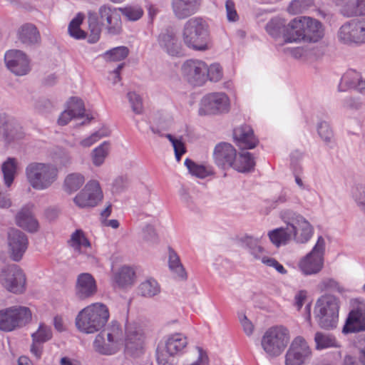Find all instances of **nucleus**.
<instances>
[{"mask_svg": "<svg viewBox=\"0 0 365 365\" xmlns=\"http://www.w3.org/2000/svg\"><path fill=\"white\" fill-rule=\"evenodd\" d=\"M88 23L92 42L98 40L101 26L106 25L109 34L115 35L121 31V19L119 8L104 4L99 7L98 12L89 11Z\"/></svg>", "mask_w": 365, "mask_h": 365, "instance_id": "f257e3e1", "label": "nucleus"}, {"mask_svg": "<svg viewBox=\"0 0 365 365\" xmlns=\"http://www.w3.org/2000/svg\"><path fill=\"white\" fill-rule=\"evenodd\" d=\"M181 36L184 44L194 51H204L211 47L209 25L202 17H192L187 20L183 26Z\"/></svg>", "mask_w": 365, "mask_h": 365, "instance_id": "f03ea898", "label": "nucleus"}, {"mask_svg": "<svg viewBox=\"0 0 365 365\" xmlns=\"http://www.w3.org/2000/svg\"><path fill=\"white\" fill-rule=\"evenodd\" d=\"M109 310L102 303L91 304L81 310L76 317L77 329L84 334H93L101 330L108 322Z\"/></svg>", "mask_w": 365, "mask_h": 365, "instance_id": "7ed1b4c3", "label": "nucleus"}, {"mask_svg": "<svg viewBox=\"0 0 365 365\" xmlns=\"http://www.w3.org/2000/svg\"><path fill=\"white\" fill-rule=\"evenodd\" d=\"M25 173L29 185L36 190L49 188L58 178L57 167L48 163H31L26 166Z\"/></svg>", "mask_w": 365, "mask_h": 365, "instance_id": "20e7f679", "label": "nucleus"}, {"mask_svg": "<svg viewBox=\"0 0 365 365\" xmlns=\"http://www.w3.org/2000/svg\"><path fill=\"white\" fill-rule=\"evenodd\" d=\"M339 299L332 294L320 297L314 307V317L320 327L326 329L336 327L339 321Z\"/></svg>", "mask_w": 365, "mask_h": 365, "instance_id": "39448f33", "label": "nucleus"}, {"mask_svg": "<svg viewBox=\"0 0 365 365\" xmlns=\"http://www.w3.org/2000/svg\"><path fill=\"white\" fill-rule=\"evenodd\" d=\"M279 217L289 227L292 240L296 243L305 244L312 237L314 227L303 215L285 209L280 212Z\"/></svg>", "mask_w": 365, "mask_h": 365, "instance_id": "423d86ee", "label": "nucleus"}, {"mask_svg": "<svg viewBox=\"0 0 365 365\" xmlns=\"http://www.w3.org/2000/svg\"><path fill=\"white\" fill-rule=\"evenodd\" d=\"M123 344V331L120 324L113 322L95 338L93 346L96 351L103 355L116 353Z\"/></svg>", "mask_w": 365, "mask_h": 365, "instance_id": "0eeeda50", "label": "nucleus"}, {"mask_svg": "<svg viewBox=\"0 0 365 365\" xmlns=\"http://www.w3.org/2000/svg\"><path fill=\"white\" fill-rule=\"evenodd\" d=\"M290 341L289 329L284 326H274L264 333L261 346L266 354L272 358L281 355Z\"/></svg>", "mask_w": 365, "mask_h": 365, "instance_id": "6e6552de", "label": "nucleus"}, {"mask_svg": "<svg viewBox=\"0 0 365 365\" xmlns=\"http://www.w3.org/2000/svg\"><path fill=\"white\" fill-rule=\"evenodd\" d=\"M336 38L344 45L360 46L365 44V19L349 20L339 29Z\"/></svg>", "mask_w": 365, "mask_h": 365, "instance_id": "1a4fd4ad", "label": "nucleus"}, {"mask_svg": "<svg viewBox=\"0 0 365 365\" xmlns=\"http://www.w3.org/2000/svg\"><path fill=\"white\" fill-rule=\"evenodd\" d=\"M31 319L29 308L14 305L0 309V329L11 331L28 324Z\"/></svg>", "mask_w": 365, "mask_h": 365, "instance_id": "9d476101", "label": "nucleus"}, {"mask_svg": "<svg viewBox=\"0 0 365 365\" xmlns=\"http://www.w3.org/2000/svg\"><path fill=\"white\" fill-rule=\"evenodd\" d=\"M325 240L319 236L312 250L299 262V270L304 275H312L319 273L324 266V255L325 252Z\"/></svg>", "mask_w": 365, "mask_h": 365, "instance_id": "9b49d317", "label": "nucleus"}, {"mask_svg": "<svg viewBox=\"0 0 365 365\" xmlns=\"http://www.w3.org/2000/svg\"><path fill=\"white\" fill-rule=\"evenodd\" d=\"M0 282L7 291L14 294H22L26 290V277L19 266L12 264L2 269Z\"/></svg>", "mask_w": 365, "mask_h": 365, "instance_id": "f8f14e48", "label": "nucleus"}, {"mask_svg": "<svg viewBox=\"0 0 365 365\" xmlns=\"http://www.w3.org/2000/svg\"><path fill=\"white\" fill-rule=\"evenodd\" d=\"M312 356V350L306 339L296 336L286 354V365H305Z\"/></svg>", "mask_w": 365, "mask_h": 365, "instance_id": "ddd939ff", "label": "nucleus"}, {"mask_svg": "<svg viewBox=\"0 0 365 365\" xmlns=\"http://www.w3.org/2000/svg\"><path fill=\"white\" fill-rule=\"evenodd\" d=\"M183 77L192 85L201 86L206 83L207 64L199 59L185 61L181 67Z\"/></svg>", "mask_w": 365, "mask_h": 365, "instance_id": "4468645a", "label": "nucleus"}, {"mask_svg": "<svg viewBox=\"0 0 365 365\" xmlns=\"http://www.w3.org/2000/svg\"><path fill=\"white\" fill-rule=\"evenodd\" d=\"M230 99L225 93H212L205 96L200 102V115L215 114L229 110Z\"/></svg>", "mask_w": 365, "mask_h": 365, "instance_id": "2eb2a0df", "label": "nucleus"}, {"mask_svg": "<svg viewBox=\"0 0 365 365\" xmlns=\"http://www.w3.org/2000/svg\"><path fill=\"white\" fill-rule=\"evenodd\" d=\"M103 199V192L96 180L88 181L84 188L74 197L75 204L81 207H94Z\"/></svg>", "mask_w": 365, "mask_h": 365, "instance_id": "dca6fc26", "label": "nucleus"}, {"mask_svg": "<svg viewBox=\"0 0 365 365\" xmlns=\"http://www.w3.org/2000/svg\"><path fill=\"white\" fill-rule=\"evenodd\" d=\"M7 68L16 76L26 75L31 70L30 59L22 51L11 49L4 55Z\"/></svg>", "mask_w": 365, "mask_h": 365, "instance_id": "f3484780", "label": "nucleus"}, {"mask_svg": "<svg viewBox=\"0 0 365 365\" xmlns=\"http://www.w3.org/2000/svg\"><path fill=\"white\" fill-rule=\"evenodd\" d=\"M7 243L11 259L19 262L28 248L26 235L17 229H10L8 232Z\"/></svg>", "mask_w": 365, "mask_h": 365, "instance_id": "a211bd4d", "label": "nucleus"}, {"mask_svg": "<svg viewBox=\"0 0 365 365\" xmlns=\"http://www.w3.org/2000/svg\"><path fill=\"white\" fill-rule=\"evenodd\" d=\"M356 306L351 310L343 327V333L365 331V301L357 299Z\"/></svg>", "mask_w": 365, "mask_h": 365, "instance_id": "6ab92c4d", "label": "nucleus"}, {"mask_svg": "<svg viewBox=\"0 0 365 365\" xmlns=\"http://www.w3.org/2000/svg\"><path fill=\"white\" fill-rule=\"evenodd\" d=\"M143 341L144 334L140 324L136 322H128L124 341L125 349L133 354L135 351L142 349Z\"/></svg>", "mask_w": 365, "mask_h": 365, "instance_id": "aec40b11", "label": "nucleus"}, {"mask_svg": "<svg viewBox=\"0 0 365 365\" xmlns=\"http://www.w3.org/2000/svg\"><path fill=\"white\" fill-rule=\"evenodd\" d=\"M202 3V0H170L173 14L180 20L197 14L200 10Z\"/></svg>", "mask_w": 365, "mask_h": 365, "instance_id": "412c9836", "label": "nucleus"}, {"mask_svg": "<svg viewBox=\"0 0 365 365\" xmlns=\"http://www.w3.org/2000/svg\"><path fill=\"white\" fill-rule=\"evenodd\" d=\"M68 244L76 254L85 255L89 259L94 258V252L91 244L82 230H76L71 235Z\"/></svg>", "mask_w": 365, "mask_h": 365, "instance_id": "4be33fe9", "label": "nucleus"}, {"mask_svg": "<svg viewBox=\"0 0 365 365\" xmlns=\"http://www.w3.org/2000/svg\"><path fill=\"white\" fill-rule=\"evenodd\" d=\"M236 155L235 148L227 143H220L217 144L213 152V158L215 164L222 169L233 167Z\"/></svg>", "mask_w": 365, "mask_h": 365, "instance_id": "5701e85b", "label": "nucleus"}, {"mask_svg": "<svg viewBox=\"0 0 365 365\" xmlns=\"http://www.w3.org/2000/svg\"><path fill=\"white\" fill-rule=\"evenodd\" d=\"M158 41L160 47L169 56H182V47L176 34L172 30H166L159 34Z\"/></svg>", "mask_w": 365, "mask_h": 365, "instance_id": "b1692460", "label": "nucleus"}, {"mask_svg": "<svg viewBox=\"0 0 365 365\" xmlns=\"http://www.w3.org/2000/svg\"><path fill=\"white\" fill-rule=\"evenodd\" d=\"M304 19L305 16L296 17L286 24L283 31V39L286 43H297L305 39Z\"/></svg>", "mask_w": 365, "mask_h": 365, "instance_id": "393cba45", "label": "nucleus"}, {"mask_svg": "<svg viewBox=\"0 0 365 365\" xmlns=\"http://www.w3.org/2000/svg\"><path fill=\"white\" fill-rule=\"evenodd\" d=\"M97 291L96 282L89 273L80 274L76 280V295L80 299H86L94 295Z\"/></svg>", "mask_w": 365, "mask_h": 365, "instance_id": "a878e982", "label": "nucleus"}, {"mask_svg": "<svg viewBox=\"0 0 365 365\" xmlns=\"http://www.w3.org/2000/svg\"><path fill=\"white\" fill-rule=\"evenodd\" d=\"M234 140L241 149H252L258 144L252 128L248 125L236 128L233 131Z\"/></svg>", "mask_w": 365, "mask_h": 365, "instance_id": "bb28decb", "label": "nucleus"}, {"mask_svg": "<svg viewBox=\"0 0 365 365\" xmlns=\"http://www.w3.org/2000/svg\"><path fill=\"white\" fill-rule=\"evenodd\" d=\"M84 112L85 108L82 100L77 97H72L67 103L66 109L61 113L58 123L60 125H66L73 118L82 117Z\"/></svg>", "mask_w": 365, "mask_h": 365, "instance_id": "cd10ccee", "label": "nucleus"}, {"mask_svg": "<svg viewBox=\"0 0 365 365\" xmlns=\"http://www.w3.org/2000/svg\"><path fill=\"white\" fill-rule=\"evenodd\" d=\"M187 344V336L180 332L168 334L164 339V349L170 356L181 354Z\"/></svg>", "mask_w": 365, "mask_h": 365, "instance_id": "c85d7f7f", "label": "nucleus"}, {"mask_svg": "<svg viewBox=\"0 0 365 365\" xmlns=\"http://www.w3.org/2000/svg\"><path fill=\"white\" fill-rule=\"evenodd\" d=\"M32 207V205L23 207L16 215V223L29 232H36L38 230L39 225L33 215Z\"/></svg>", "mask_w": 365, "mask_h": 365, "instance_id": "c756f323", "label": "nucleus"}, {"mask_svg": "<svg viewBox=\"0 0 365 365\" xmlns=\"http://www.w3.org/2000/svg\"><path fill=\"white\" fill-rule=\"evenodd\" d=\"M0 118L4 120L0 125V135L6 143H10L21 139L24 133L19 124L14 121L6 120V115H1Z\"/></svg>", "mask_w": 365, "mask_h": 365, "instance_id": "7c9ffc66", "label": "nucleus"}, {"mask_svg": "<svg viewBox=\"0 0 365 365\" xmlns=\"http://www.w3.org/2000/svg\"><path fill=\"white\" fill-rule=\"evenodd\" d=\"M31 337L33 343L31 351L37 359H39L42 354L41 344L50 340L52 337L51 329L44 324H41L37 331L32 334Z\"/></svg>", "mask_w": 365, "mask_h": 365, "instance_id": "2f4dec72", "label": "nucleus"}, {"mask_svg": "<svg viewBox=\"0 0 365 365\" xmlns=\"http://www.w3.org/2000/svg\"><path fill=\"white\" fill-rule=\"evenodd\" d=\"M304 28L305 39L317 42L324 36V29L320 21L309 16H305Z\"/></svg>", "mask_w": 365, "mask_h": 365, "instance_id": "473e14b6", "label": "nucleus"}, {"mask_svg": "<svg viewBox=\"0 0 365 365\" xmlns=\"http://www.w3.org/2000/svg\"><path fill=\"white\" fill-rule=\"evenodd\" d=\"M19 39L24 44L32 45L40 41V34L32 24H24L18 30Z\"/></svg>", "mask_w": 365, "mask_h": 365, "instance_id": "72a5a7b5", "label": "nucleus"}, {"mask_svg": "<svg viewBox=\"0 0 365 365\" xmlns=\"http://www.w3.org/2000/svg\"><path fill=\"white\" fill-rule=\"evenodd\" d=\"M255 166V159L253 155L247 151H242L236 155L232 168L239 173H248Z\"/></svg>", "mask_w": 365, "mask_h": 365, "instance_id": "f704fd0d", "label": "nucleus"}, {"mask_svg": "<svg viewBox=\"0 0 365 365\" xmlns=\"http://www.w3.org/2000/svg\"><path fill=\"white\" fill-rule=\"evenodd\" d=\"M267 235L270 242L277 247L286 245L292 240V233L289 227H281L268 232Z\"/></svg>", "mask_w": 365, "mask_h": 365, "instance_id": "c9c22d12", "label": "nucleus"}, {"mask_svg": "<svg viewBox=\"0 0 365 365\" xmlns=\"http://www.w3.org/2000/svg\"><path fill=\"white\" fill-rule=\"evenodd\" d=\"M184 165L192 175L200 179H204L214 174L213 168L212 166L198 164L190 158L185 159Z\"/></svg>", "mask_w": 365, "mask_h": 365, "instance_id": "e433bc0d", "label": "nucleus"}, {"mask_svg": "<svg viewBox=\"0 0 365 365\" xmlns=\"http://www.w3.org/2000/svg\"><path fill=\"white\" fill-rule=\"evenodd\" d=\"M244 247L249 250L255 259H259L264 253V249L260 245L261 237L246 235L240 239Z\"/></svg>", "mask_w": 365, "mask_h": 365, "instance_id": "4c0bfd02", "label": "nucleus"}, {"mask_svg": "<svg viewBox=\"0 0 365 365\" xmlns=\"http://www.w3.org/2000/svg\"><path fill=\"white\" fill-rule=\"evenodd\" d=\"M85 180L84 175L80 173H69L65 177L63 190L69 194L75 192L83 186Z\"/></svg>", "mask_w": 365, "mask_h": 365, "instance_id": "58836bf2", "label": "nucleus"}, {"mask_svg": "<svg viewBox=\"0 0 365 365\" xmlns=\"http://www.w3.org/2000/svg\"><path fill=\"white\" fill-rule=\"evenodd\" d=\"M168 265L175 276L181 279L187 278V273L176 252L171 247L168 249Z\"/></svg>", "mask_w": 365, "mask_h": 365, "instance_id": "ea45409f", "label": "nucleus"}, {"mask_svg": "<svg viewBox=\"0 0 365 365\" xmlns=\"http://www.w3.org/2000/svg\"><path fill=\"white\" fill-rule=\"evenodd\" d=\"M341 12L346 17L365 16V0H351L346 2Z\"/></svg>", "mask_w": 365, "mask_h": 365, "instance_id": "a19ab883", "label": "nucleus"}, {"mask_svg": "<svg viewBox=\"0 0 365 365\" xmlns=\"http://www.w3.org/2000/svg\"><path fill=\"white\" fill-rule=\"evenodd\" d=\"M361 76V73L356 70H347L341 78V81L339 84V91H346L349 89H354L357 81L360 80Z\"/></svg>", "mask_w": 365, "mask_h": 365, "instance_id": "79ce46f5", "label": "nucleus"}, {"mask_svg": "<svg viewBox=\"0 0 365 365\" xmlns=\"http://www.w3.org/2000/svg\"><path fill=\"white\" fill-rule=\"evenodd\" d=\"M314 342L315 349L319 351L339 346L338 342L334 336L319 331L315 334Z\"/></svg>", "mask_w": 365, "mask_h": 365, "instance_id": "37998d69", "label": "nucleus"}, {"mask_svg": "<svg viewBox=\"0 0 365 365\" xmlns=\"http://www.w3.org/2000/svg\"><path fill=\"white\" fill-rule=\"evenodd\" d=\"M110 148V143L104 141L92 150V163L95 166L99 167L104 163L106 158L109 154Z\"/></svg>", "mask_w": 365, "mask_h": 365, "instance_id": "c03bdc74", "label": "nucleus"}, {"mask_svg": "<svg viewBox=\"0 0 365 365\" xmlns=\"http://www.w3.org/2000/svg\"><path fill=\"white\" fill-rule=\"evenodd\" d=\"M138 292L143 297H153L160 293V287L155 279L148 278L140 284Z\"/></svg>", "mask_w": 365, "mask_h": 365, "instance_id": "a18cd8bd", "label": "nucleus"}, {"mask_svg": "<svg viewBox=\"0 0 365 365\" xmlns=\"http://www.w3.org/2000/svg\"><path fill=\"white\" fill-rule=\"evenodd\" d=\"M17 162L15 158H9L2 164L1 170L4 174L5 185L9 187L14 179L16 173Z\"/></svg>", "mask_w": 365, "mask_h": 365, "instance_id": "49530a36", "label": "nucleus"}, {"mask_svg": "<svg viewBox=\"0 0 365 365\" xmlns=\"http://www.w3.org/2000/svg\"><path fill=\"white\" fill-rule=\"evenodd\" d=\"M135 274L133 268L123 267L115 277V282L120 287L131 285L135 281Z\"/></svg>", "mask_w": 365, "mask_h": 365, "instance_id": "de8ad7c7", "label": "nucleus"}, {"mask_svg": "<svg viewBox=\"0 0 365 365\" xmlns=\"http://www.w3.org/2000/svg\"><path fill=\"white\" fill-rule=\"evenodd\" d=\"M286 24L283 19L274 18L271 19L266 25L267 32L272 37L277 38L281 36L283 37L284 28Z\"/></svg>", "mask_w": 365, "mask_h": 365, "instance_id": "09e8293b", "label": "nucleus"}, {"mask_svg": "<svg viewBox=\"0 0 365 365\" xmlns=\"http://www.w3.org/2000/svg\"><path fill=\"white\" fill-rule=\"evenodd\" d=\"M128 55V49L125 46H118L106 51L103 58L108 61H120Z\"/></svg>", "mask_w": 365, "mask_h": 365, "instance_id": "8fccbe9b", "label": "nucleus"}, {"mask_svg": "<svg viewBox=\"0 0 365 365\" xmlns=\"http://www.w3.org/2000/svg\"><path fill=\"white\" fill-rule=\"evenodd\" d=\"M83 18L80 16H78L75 19H73L68 25V33L71 36L76 38V39H83L85 38L86 35V32L81 29L80 25L82 23Z\"/></svg>", "mask_w": 365, "mask_h": 365, "instance_id": "3c124183", "label": "nucleus"}, {"mask_svg": "<svg viewBox=\"0 0 365 365\" xmlns=\"http://www.w3.org/2000/svg\"><path fill=\"white\" fill-rule=\"evenodd\" d=\"M165 137L171 143L175 151V158L178 162H180L182 155L186 153V148L182 138H175L171 134H166Z\"/></svg>", "mask_w": 365, "mask_h": 365, "instance_id": "603ef678", "label": "nucleus"}, {"mask_svg": "<svg viewBox=\"0 0 365 365\" xmlns=\"http://www.w3.org/2000/svg\"><path fill=\"white\" fill-rule=\"evenodd\" d=\"M109 133L110 132L108 129H101L92 133L90 136L81 140L79 144L83 148H89L102 138L108 136Z\"/></svg>", "mask_w": 365, "mask_h": 365, "instance_id": "864d4df0", "label": "nucleus"}, {"mask_svg": "<svg viewBox=\"0 0 365 365\" xmlns=\"http://www.w3.org/2000/svg\"><path fill=\"white\" fill-rule=\"evenodd\" d=\"M119 10L120 14H122L130 21H137L140 19L143 14V10L138 6H130L125 8H119Z\"/></svg>", "mask_w": 365, "mask_h": 365, "instance_id": "5fc2aeb1", "label": "nucleus"}, {"mask_svg": "<svg viewBox=\"0 0 365 365\" xmlns=\"http://www.w3.org/2000/svg\"><path fill=\"white\" fill-rule=\"evenodd\" d=\"M127 98L130 104L132 110L135 114H140L143 110V101L141 97L135 92H128Z\"/></svg>", "mask_w": 365, "mask_h": 365, "instance_id": "6e6d98bb", "label": "nucleus"}, {"mask_svg": "<svg viewBox=\"0 0 365 365\" xmlns=\"http://www.w3.org/2000/svg\"><path fill=\"white\" fill-rule=\"evenodd\" d=\"M318 289L321 292L324 291H337L338 292H342L344 289L339 285V284L332 278H325L322 279L318 284Z\"/></svg>", "mask_w": 365, "mask_h": 365, "instance_id": "4d7b16f0", "label": "nucleus"}, {"mask_svg": "<svg viewBox=\"0 0 365 365\" xmlns=\"http://www.w3.org/2000/svg\"><path fill=\"white\" fill-rule=\"evenodd\" d=\"M222 68L220 64L212 63L210 66H207L206 81L210 80L212 82H218L222 78Z\"/></svg>", "mask_w": 365, "mask_h": 365, "instance_id": "13d9d810", "label": "nucleus"}, {"mask_svg": "<svg viewBox=\"0 0 365 365\" xmlns=\"http://www.w3.org/2000/svg\"><path fill=\"white\" fill-rule=\"evenodd\" d=\"M318 134L326 143H331L333 138V133L329 125L325 122H319L317 125Z\"/></svg>", "mask_w": 365, "mask_h": 365, "instance_id": "bf43d9fd", "label": "nucleus"}, {"mask_svg": "<svg viewBox=\"0 0 365 365\" xmlns=\"http://www.w3.org/2000/svg\"><path fill=\"white\" fill-rule=\"evenodd\" d=\"M352 195L357 206L365 212V187H356Z\"/></svg>", "mask_w": 365, "mask_h": 365, "instance_id": "052dcab7", "label": "nucleus"}, {"mask_svg": "<svg viewBox=\"0 0 365 365\" xmlns=\"http://www.w3.org/2000/svg\"><path fill=\"white\" fill-rule=\"evenodd\" d=\"M305 2L301 0H293L287 7V12L292 15L299 14L306 10Z\"/></svg>", "mask_w": 365, "mask_h": 365, "instance_id": "680f3d73", "label": "nucleus"}, {"mask_svg": "<svg viewBox=\"0 0 365 365\" xmlns=\"http://www.w3.org/2000/svg\"><path fill=\"white\" fill-rule=\"evenodd\" d=\"M227 18L229 21H236L239 16L235 9V3L231 0H227L225 3Z\"/></svg>", "mask_w": 365, "mask_h": 365, "instance_id": "e2e57ef3", "label": "nucleus"}, {"mask_svg": "<svg viewBox=\"0 0 365 365\" xmlns=\"http://www.w3.org/2000/svg\"><path fill=\"white\" fill-rule=\"evenodd\" d=\"M142 237L147 242H155V240L157 239V235H156L154 227L150 225H147L143 229Z\"/></svg>", "mask_w": 365, "mask_h": 365, "instance_id": "0e129e2a", "label": "nucleus"}, {"mask_svg": "<svg viewBox=\"0 0 365 365\" xmlns=\"http://www.w3.org/2000/svg\"><path fill=\"white\" fill-rule=\"evenodd\" d=\"M238 317L245 334L248 336L251 335L254 329L252 323L247 318L246 315L243 313H240L238 314Z\"/></svg>", "mask_w": 365, "mask_h": 365, "instance_id": "69168bd1", "label": "nucleus"}, {"mask_svg": "<svg viewBox=\"0 0 365 365\" xmlns=\"http://www.w3.org/2000/svg\"><path fill=\"white\" fill-rule=\"evenodd\" d=\"M344 365H365V349H361L359 354V361H356L351 356H346Z\"/></svg>", "mask_w": 365, "mask_h": 365, "instance_id": "338daca9", "label": "nucleus"}, {"mask_svg": "<svg viewBox=\"0 0 365 365\" xmlns=\"http://www.w3.org/2000/svg\"><path fill=\"white\" fill-rule=\"evenodd\" d=\"M307 297V292L305 290H299L298 291L295 295L294 299V305L297 308V310H299L304 304Z\"/></svg>", "mask_w": 365, "mask_h": 365, "instance_id": "774afa93", "label": "nucleus"}]
</instances>
